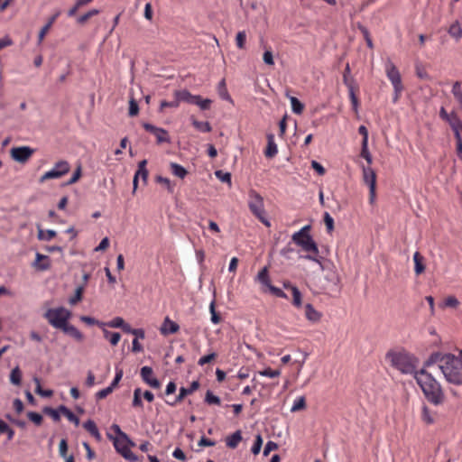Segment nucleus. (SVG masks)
Listing matches in <instances>:
<instances>
[{
	"mask_svg": "<svg viewBox=\"0 0 462 462\" xmlns=\"http://www.w3.org/2000/svg\"><path fill=\"white\" fill-rule=\"evenodd\" d=\"M56 236V231L52 229H48L44 232L42 229L39 228L37 237L39 240L50 241Z\"/></svg>",
	"mask_w": 462,
	"mask_h": 462,
	"instance_id": "a19ab883",
	"label": "nucleus"
},
{
	"mask_svg": "<svg viewBox=\"0 0 462 462\" xmlns=\"http://www.w3.org/2000/svg\"><path fill=\"white\" fill-rule=\"evenodd\" d=\"M71 317V312L64 307L49 309L43 314V318L47 319L49 324L54 328L62 329L63 327L69 322Z\"/></svg>",
	"mask_w": 462,
	"mask_h": 462,
	"instance_id": "39448f33",
	"label": "nucleus"
},
{
	"mask_svg": "<svg viewBox=\"0 0 462 462\" xmlns=\"http://www.w3.org/2000/svg\"><path fill=\"white\" fill-rule=\"evenodd\" d=\"M175 97L178 98L179 102H185L188 104L195 105L196 100L199 99V95H192L189 90L182 89L175 92Z\"/></svg>",
	"mask_w": 462,
	"mask_h": 462,
	"instance_id": "dca6fc26",
	"label": "nucleus"
},
{
	"mask_svg": "<svg viewBox=\"0 0 462 462\" xmlns=\"http://www.w3.org/2000/svg\"><path fill=\"white\" fill-rule=\"evenodd\" d=\"M83 291H84V285H81V286H78L75 290V294L73 297H71L69 300V303L70 305H75L77 304L79 301L81 300L82 299V294H83Z\"/></svg>",
	"mask_w": 462,
	"mask_h": 462,
	"instance_id": "37998d69",
	"label": "nucleus"
},
{
	"mask_svg": "<svg viewBox=\"0 0 462 462\" xmlns=\"http://www.w3.org/2000/svg\"><path fill=\"white\" fill-rule=\"evenodd\" d=\"M356 89H357V87L347 88L348 95H349V97H350V100H351V104H352V107H353V109L355 111H357V108H358V106H359V101H358V98H357V97L356 95Z\"/></svg>",
	"mask_w": 462,
	"mask_h": 462,
	"instance_id": "49530a36",
	"label": "nucleus"
},
{
	"mask_svg": "<svg viewBox=\"0 0 462 462\" xmlns=\"http://www.w3.org/2000/svg\"><path fill=\"white\" fill-rule=\"evenodd\" d=\"M292 293V304L296 308H300L302 306V295L300 290L297 287L291 288Z\"/></svg>",
	"mask_w": 462,
	"mask_h": 462,
	"instance_id": "58836bf2",
	"label": "nucleus"
},
{
	"mask_svg": "<svg viewBox=\"0 0 462 462\" xmlns=\"http://www.w3.org/2000/svg\"><path fill=\"white\" fill-rule=\"evenodd\" d=\"M143 127L155 136L158 143H169L171 142L169 134L165 129L157 127L150 123H143Z\"/></svg>",
	"mask_w": 462,
	"mask_h": 462,
	"instance_id": "9b49d317",
	"label": "nucleus"
},
{
	"mask_svg": "<svg viewBox=\"0 0 462 462\" xmlns=\"http://www.w3.org/2000/svg\"><path fill=\"white\" fill-rule=\"evenodd\" d=\"M80 320L88 325H90V326L97 325L100 328H103L106 325L104 322H101L92 317H89V316H81Z\"/></svg>",
	"mask_w": 462,
	"mask_h": 462,
	"instance_id": "603ef678",
	"label": "nucleus"
},
{
	"mask_svg": "<svg viewBox=\"0 0 462 462\" xmlns=\"http://www.w3.org/2000/svg\"><path fill=\"white\" fill-rule=\"evenodd\" d=\"M267 288L274 296L282 299H287V294L282 289L272 284L268 285Z\"/></svg>",
	"mask_w": 462,
	"mask_h": 462,
	"instance_id": "e2e57ef3",
	"label": "nucleus"
},
{
	"mask_svg": "<svg viewBox=\"0 0 462 462\" xmlns=\"http://www.w3.org/2000/svg\"><path fill=\"white\" fill-rule=\"evenodd\" d=\"M246 40V33L245 31H240L237 32L236 37V42L238 49H244Z\"/></svg>",
	"mask_w": 462,
	"mask_h": 462,
	"instance_id": "5fc2aeb1",
	"label": "nucleus"
},
{
	"mask_svg": "<svg viewBox=\"0 0 462 462\" xmlns=\"http://www.w3.org/2000/svg\"><path fill=\"white\" fill-rule=\"evenodd\" d=\"M83 427L97 441L101 440V434H100V432H99V430H98V429H97V425H96L94 420H92L90 419L88 420L87 421H85L83 423Z\"/></svg>",
	"mask_w": 462,
	"mask_h": 462,
	"instance_id": "412c9836",
	"label": "nucleus"
},
{
	"mask_svg": "<svg viewBox=\"0 0 462 462\" xmlns=\"http://www.w3.org/2000/svg\"><path fill=\"white\" fill-rule=\"evenodd\" d=\"M33 266L39 271H47L51 268V262L48 255L36 253V259Z\"/></svg>",
	"mask_w": 462,
	"mask_h": 462,
	"instance_id": "f3484780",
	"label": "nucleus"
},
{
	"mask_svg": "<svg viewBox=\"0 0 462 462\" xmlns=\"http://www.w3.org/2000/svg\"><path fill=\"white\" fill-rule=\"evenodd\" d=\"M305 317L309 321L318 322L321 318V314L314 309L312 304L308 303L305 305Z\"/></svg>",
	"mask_w": 462,
	"mask_h": 462,
	"instance_id": "4be33fe9",
	"label": "nucleus"
},
{
	"mask_svg": "<svg viewBox=\"0 0 462 462\" xmlns=\"http://www.w3.org/2000/svg\"><path fill=\"white\" fill-rule=\"evenodd\" d=\"M385 73L393 88L399 90L400 87L403 86L400 71L390 59L385 63Z\"/></svg>",
	"mask_w": 462,
	"mask_h": 462,
	"instance_id": "9d476101",
	"label": "nucleus"
},
{
	"mask_svg": "<svg viewBox=\"0 0 462 462\" xmlns=\"http://www.w3.org/2000/svg\"><path fill=\"white\" fill-rule=\"evenodd\" d=\"M218 94H219V97L224 99V100H228V101H232L231 99V97L230 95L228 94L227 92V89H226V82H225V79H222L219 83H218Z\"/></svg>",
	"mask_w": 462,
	"mask_h": 462,
	"instance_id": "79ce46f5",
	"label": "nucleus"
},
{
	"mask_svg": "<svg viewBox=\"0 0 462 462\" xmlns=\"http://www.w3.org/2000/svg\"><path fill=\"white\" fill-rule=\"evenodd\" d=\"M242 440V433L240 430L235 431L226 439V444L230 448H236Z\"/></svg>",
	"mask_w": 462,
	"mask_h": 462,
	"instance_id": "393cba45",
	"label": "nucleus"
},
{
	"mask_svg": "<svg viewBox=\"0 0 462 462\" xmlns=\"http://www.w3.org/2000/svg\"><path fill=\"white\" fill-rule=\"evenodd\" d=\"M452 94L456 100L458 102L460 108L462 109V89L461 85L458 81H456L452 87Z\"/></svg>",
	"mask_w": 462,
	"mask_h": 462,
	"instance_id": "ea45409f",
	"label": "nucleus"
},
{
	"mask_svg": "<svg viewBox=\"0 0 462 462\" xmlns=\"http://www.w3.org/2000/svg\"><path fill=\"white\" fill-rule=\"evenodd\" d=\"M146 165H147V161L146 160L141 161L138 163V169H137V171H135V174H134L138 178L142 179L143 184H146L147 178H148V171L146 169Z\"/></svg>",
	"mask_w": 462,
	"mask_h": 462,
	"instance_id": "a878e982",
	"label": "nucleus"
},
{
	"mask_svg": "<svg viewBox=\"0 0 462 462\" xmlns=\"http://www.w3.org/2000/svg\"><path fill=\"white\" fill-rule=\"evenodd\" d=\"M257 281L264 285V286H268L271 284V281H270V278H269V274H268V268L266 266H264L257 274Z\"/></svg>",
	"mask_w": 462,
	"mask_h": 462,
	"instance_id": "473e14b6",
	"label": "nucleus"
},
{
	"mask_svg": "<svg viewBox=\"0 0 462 462\" xmlns=\"http://www.w3.org/2000/svg\"><path fill=\"white\" fill-rule=\"evenodd\" d=\"M351 70L349 64H346L344 73H343V82L347 88L356 87L355 79L351 76Z\"/></svg>",
	"mask_w": 462,
	"mask_h": 462,
	"instance_id": "c85d7f7f",
	"label": "nucleus"
},
{
	"mask_svg": "<svg viewBox=\"0 0 462 462\" xmlns=\"http://www.w3.org/2000/svg\"><path fill=\"white\" fill-rule=\"evenodd\" d=\"M170 167H171L172 174L175 175L176 177L184 179L186 177V175L188 174L187 170L179 163L171 162Z\"/></svg>",
	"mask_w": 462,
	"mask_h": 462,
	"instance_id": "c756f323",
	"label": "nucleus"
},
{
	"mask_svg": "<svg viewBox=\"0 0 462 462\" xmlns=\"http://www.w3.org/2000/svg\"><path fill=\"white\" fill-rule=\"evenodd\" d=\"M70 170L69 163L65 160L57 162L54 166L48 171H46L42 177L41 181L51 179H59L67 174Z\"/></svg>",
	"mask_w": 462,
	"mask_h": 462,
	"instance_id": "6e6552de",
	"label": "nucleus"
},
{
	"mask_svg": "<svg viewBox=\"0 0 462 462\" xmlns=\"http://www.w3.org/2000/svg\"><path fill=\"white\" fill-rule=\"evenodd\" d=\"M452 356L453 354L450 353L433 352L425 361L423 368L438 364L439 369L441 371L442 365H446V363L449 361L448 358L452 357Z\"/></svg>",
	"mask_w": 462,
	"mask_h": 462,
	"instance_id": "f8f14e48",
	"label": "nucleus"
},
{
	"mask_svg": "<svg viewBox=\"0 0 462 462\" xmlns=\"http://www.w3.org/2000/svg\"><path fill=\"white\" fill-rule=\"evenodd\" d=\"M60 12H57L55 14H53L48 21V23L41 29L39 35H38V44H41L42 42L44 39V36L46 35L47 32L50 30L53 23L56 21V19L60 15Z\"/></svg>",
	"mask_w": 462,
	"mask_h": 462,
	"instance_id": "5701e85b",
	"label": "nucleus"
},
{
	"mask_svg": "<svg viewBox=\"0 0 462 462\" xmlns=\"http://www.w3.org/2000/svg\"><path fill=\"white\" fill-rule=\"evenodd\" d=\"M324 223L326 225L328 232L331 233L332 230L334 229V219L328 212H325L324 214Z\"/></svg>",
	"mask_w": 462,
	"mask_h": 462,
	"instance_id": "69168bd1",
	"label": "nucleus"
},
{
	"mask_svg": "<svg viewBox=\"0 0 462 462\" xmlns=\"http://www.w3.org/2000/svg\"><path fill=\"white\" fill-rule=\"evenodd\" d=\"M249 200L248 207L251 212L255 216L263 225L270 226L269 220L265 217V210L263 197L254 189H251L248 193Z\"/></svg>",
	"mask_w": 462,
	"mask_h": 462,
	"instance_id": "423d86ee",
	"label": "nucleus"
},
{
	"mask_svg": "<svg viewBox=\"0 0 462 462\" xmlns=\"http://www.w3.org/2000/svg\"><path fill=\"white\" fill-rule=\"evenodd\" d=\"M139 112V106L137 104V102L132 98L130 101H129V116H134L138 114Z\"/></svg>",
	"mask_w": 462,
	"mask_h": 462,
	"instance_id": "774afa93",
	"label": "nucleus"
},
{
	"mask_svg": "<svg viewBox=\"0 0 462 462\" xmlns=\"http://www.w3.org/2000/svg\"><path fill=\"white\" fill-rule=\"evenodd\" d=\"M97 14H99V10L98 9H91L89 10L88 12H87L86 14L80 15L78 17L77 19V22L80 24H83L85 23L89 18L97 15Z\"/></svg>",
	"mask_w": 462,
	"mask_h": 462,
	"instance_id": "de8ad7c7",
	"label": "nucleus"
},
{
	"mask_svg": "<svg viewBox=\"0 0 462 462\" xmlns=\"http://www.w3.org/2000/svg\"><path fill=\"white\" fill-rule=\"evenodd\" d=\"M142 380L153 389L161 388V382L153 376V370L151 366H143L140 370Z\"/></svg>",
	"mask_w": 462,
	"mask_h": 462,
	"instance_id": "ddd939ff",
	"label": "nucleus"
},
{
	"mask_svg": "<svg viewBox=\"0 0 462 462\" xmlns=\"http://www.w3.org/2000/svg\"><path fill=\"white\" fill-rule=\"evenodd\" d=\"M124 322H125V320L123 318L116 317L109 322L105 323L106 324L105 326H108L110 328H121L122 326H124Z\"/></svg>",
	"mask_w": 462,
	"mask_h": 462,
	"instance_id": "338daca9",
	"label": "nucleus"
},
{
	"mask_svg": "<svg viewBox=\"0 0 462 462\" xmlns=\"http://www.w3.org/2000/svg\"><path fill=\"white\" fill-rule=\"evenodd\" d=\"M28 419L32 421L35 425H41L42 422V416L35 411L27 412Z\"/></svg>",
	"mask_w": 462,
	"mask_h": 462,
	"instance_id": "680f3d73",
	"label": "nucleus"
},
{
	"mask_svg": "<svg viewBox=\"0 0 462 462\" xmlns=\"http://www.w3.org/2000/svg\"><path fill=\"white\" fill-rule=\"evenodd\" d=\"M212 100L209 98L203 99L200 96H199V99L196 100L195 105H197L201 110H208L210 107Z\"/></svg>",
	"mask_w": 462,
	"mask_h": 462,
	"instance_id": "4d7b16f0",
	"label": "nucleus"
},
{
	"mask_svg": "<svg viewBox=\"0 0 462 462\" xmlns=\"http://www.w3.org/2000/svg\"><path fill=\"white\" fill-rule=\"evenodd\" d=\"M82 174V167L80 164L77 167L70 179L66 182V185H72L76 183Z\"/></svg>",
	"mask_w": 462,
	"mask_h": 462,
	"instance_id": "864d4df0",
	"label": "nucleus"
},
{
	"mask_svg": "<svg viewBox=\"0 0 462 462\" xmlns=\"http://www.w3.org/2000/svg\"><path fill=\"white\" fill-rule=\"evenodd\" d=\"M363 180L369 187V201L373 203L375 199L376 175L371 167H363Z\"/></svg>",
	"mask_w": 462,
	"mask_h": 462,
	"instance_id": "1a4fd4ad",
	"label": "nucleus"
},
{
	"mask_svg": "<svg viewBox=\"0 0 462 462\" xmlns=\"http://www.w3.org/2000/svg\"><path fill=\"white\" fill-rule=\"evenodd\" d=\"M199 388V381H193L189 387H180L179 394L175 397L173 402L166 401V403L170 406H176L177 403L180 402L187 395L192 394L195 391Z\"/></svg>",
	"mask_w": 462,
	"mask_h": 462,
	"instance_id": "4468645a",
	"label": "nucleus"
},
{
	"mask_svg": "<svg viewBox=\"0 0 462 462\" xmlns=\"http://www.w3.org/2000/svg\"><path fill=\"white\" fill-rule=\"evenodd\" d=\"M360 155L367 162L368 164L372 163L373 159H372V155L368 150V143L362 144Z\"/></svg>",
	"mask_w": 462,
	"mask_h": 462,
	"instance_id": "bf43d9fd",
	"label": "nucleus"
},
{
	"mask_svg": "<svg viewBox=\"0 0 462 462\" xmlns=\"http://www.w3.org/2000/svg\"><path fill=\"white\" fill-rule=\"evenodd\" d=\"M205 402L208 404L220 405L221 400L218 396L215 395L210 390H208L205 395Z\"/></svg>",
	"mask_w": 462,
	"mask_h": 462,
	"instance_id": "c03bdc74",
	"label": "nucleus"
},
{
	"mask_svg": "<svg viewBox=\"0 0 462 462\" xmlns=\"http://www.w3.org/2000/svg\"><path fill=\"white\" fill-rule=\"evenodd\" d=\"M42 411L43 413L50 415L54 421H59L60 420V411H59V408L53 409L51 407H44Z\"/></svg>",
	"mask_w": 462,
	"mask_h": 462,
	"instance_id": "09e8293b",
	"label": "nucleus"
},
{
	"mask_svg": "<svg viewBox=\"0 0 462 462\" xmlns=\"http://www.w3.org/2000/svg\"><path fill=\"white\" fill-rule=\"evenodd\" d=\"M448 33L451 37L455 38L457 41L462 38V28L460 24L456 22L452 23L448 29Z\"/></svg>",
	"mask_w": 462,
	"mask_h": 462,
	"instance_id": "72a5a7b5",
	"label": "nucleus"
},
{
	"mask_svg": "<svg viewBox=\"0 0 462 462\" xmlns=\"http://www.w3.org/2000/svg\"><path fill=\"white\" fill-rule=\"evenodd\" d=\"M415 380L430 404L440 406L445 402L446 395L441 384L425 368L415 374Z\"/></svg>",
	"mask_w": 462,
	"mask_h": 462,
	"instance_id": "f257e3e1",
	"label": "nucleus"
},
{
	"mask_svg": "<svg viewBox=\"0 0 462 462\" xmlns=\"http://www.w3.org/2000/svg\"><path fill=\"white\" fill-rule=\"evenodd\" d=\"M59 455L61 457H68V442L66 439H62L59 444Z\"/></svg>",
	"mask_w": 462,
	"mask_h": 462,
	"instance_id": "0e129e2a",
	"label": "nucleus"
},
{
	"mask_svg": "<svg viewBox=\"0 0 462 462\" xmlns=\"http://www.w3.org/2000/svg\"><path fill=\"white\" fill-rule=\"evenodd\" d=\"M123 374H124L123 369L116 367V375L108 386L114 390L118 385L119 382L121 381Z\"/></svg>",
	"mask_w": 462,
	"mask_h": 462,
	"instance_id": "13d9d810",
	"label": "nucleus"
},
{
	"mask_svg": "<svg viewBox=\"0 0 462 462\" xmlns=\"http://www.w3.org/2000/svg\"><path fill=\"white\" fill-rule=\"evenodd\" d=\"M179 325L171 320L168 317L164 319L163 324L161 328V332L163 335L174 334L179 330Z\"/></svg>",
	"mask_w": 462,
	"mask_h": 462,
	"instance_id": "6ab92c4d",
	"label": "nucleus"
},
{
	"mask_svg": "<svg viewBox=\"0 0 462 462\" xmlns=\"http://www.w3.org/2000/svg\"><path fill=\"white\" fill-rule=\"evenodd\" d=\"M61 330L79 342H81L84 339L83 334L74 325H71L69 322L63 327Z\"/></svg>",
	"mask_w": 462,
	"mask_h": 462,
	"instance_id": "aec40b11",
	"label": "nucleus"
},
{
	"mask_svg": "<svg viewBox=\"0 0 462 462\" xmlns=\"http://www.w3.org/2000/svg\"><path fill=\"white\" fill-rule=\"evenodd\" d=\"M291 110L293 113L300 115L304 109V105L295 97H290Z\"/></svg>",
	"mask_w": 462,
	"mask_h": 462,
	"instance_id": "4c0bfd02",
	"label": "nucleus"
},
{
	"mask_svg": "<svg viewBox=\"0 0 462 462\" xmlns=\"http://www.w3.org/2000/svg\"><path fill=\"white\" fill-rule=\"evenodd\" d=\"M446 365H442L441 373L446 381L455 385H462V351L458 356L455 355L448 358Z\"/></svg>",
	"mask_w": 462,
	"mask_h": 462,
	"instance_id": "20e7f679",
	"label": "nucleus"
},
{
	"mask_svg": "<svg viewBox=\"0 0 462 462\" xmlns=\"http://www.w3.org/2000/svg\"><path fill=\"white\" fill-rule=\"evenodd\" d=\"M262 446H263V438L260 434H257L255 436V439H254V442L252 446V448H251V451L254 455H257L260 453L261 451V448H262Z\"/></svg>",
	"mask_w": 462,
	"mask_h": 462,
	"instance_id": "8fccbe9b",
	"label": "nucleus"
},
{
	"mask_svg": "<svg viewBox=\"0 0 462 462\" xmlns=\"http://www.w3.org/2000/svg\"><path fill=\"white\" fill-rule=\"evenodd\" d=\"M278 153V147L274 142V135L273 134H267V147L264 151V155L267 158H273Z\"/></svg>",
	"mask_w": 462,
	"mask_h": 462,
	"instance_id": "a211bd4d",
	"label": "nucleus"
},
{
	"mask_svg": "<svg viewBox=\"0 0 462 462\" xmlns=\"http://www.w3.org/2000/svg\"><path fill=\"white\" fill-rule=\"evenodd\" d=\"M310 228L311 226L310 225H306L301 227L292 235V241L297 245L300 246L304 252L309 253L308 254L301 256V258L315 262L323 269L321 263L322 257L319 256L318 245L310 234Z\"/></svg>",
	"mask_w": 462,
	"mask_h": 462,
	"instance_id": "f03ea898",
	"label": "nucleus"
},
{
	"mask_svg": "<svg viewBox=\"0 0 462 462\" xmlns=\"http://www.w3.org/2000/svg\"><path fill=\"white\" fill-rule=\"evenodd\" d=\"M210 320L213 324H218L221 320L220 316L217 313L215 309V300H212L209 305Z\"/></svg>",
	"mask_w": 462,
	"mask_h": 462,
	"instance_id": "3c124183",
	"label": "nucleus"
},
{
	"mask_svg": "<svg viewBox=\"0 0 462 462\" xmlns=\"http://www.w3.org/2000/svg\"><path fill=\"white\" fill-rule=\"evenodd\" d=\"M385 358L390 361L391 365L403 374H413L418 373L417 366L419 359L412 354L406 351H388Z\"/></svg>",
	"mask_w": 462,
	"mask_h": 462,
	"instance_id": "7ed1b4c3",
	"label": "nucleus"
},
{
	"mask_svg": "<svg viewBox=\"0 0 462 462\" xmlns=\"http://www.w3.org/2000/svg\"><path fill=\"white\" fill-rule=\"evenodd\" d=\"M59 411L72 423L76 426L79 424V419L65 405H60Z\"/></svg>",
	"mask_w": 462,
	"mask_h": 462,
	"instance_id": "bb28decb",
	"label": "nucleus"
},
{
	"mask_svg": "<svg viewBox=\"0 0 462 462\" xmlns=\"http://www.w3.org/2000/svg\"><path fill=\"white\" fill-rule=\"evenodd\" d=\"M108 438L113 440L116 450L126 460L130 462H137L138 457L134 455L130 447L135 446L134 442L132 441L128 436L125 439L114 438L112 435L107 434Z\"/></svg>",
	"mask_w": 462,
	"mask_h": 462,
	"instance_id": "0eeeda50",
	"label": "nucleus"
},
{
	"mask_svg": "<svg viewBox=\"0 0 462 462\" xmlns=\"http://www.w3.org/2000/svg\"><path fill=\"white\" fill-rule=\"evenodd\" d=\"M104 337L109 340L112 346H116L121 338V335L118 332H111L106 328H103Z\"/></svg>",
	"mask_w": 462,
	"mask_h": 462,
	"instance_id": "2f4dec72",
	"label": "nucleus"
},
{
	"mask_svg": "<svg viewBox=\"0 0 462 462\" xmlns=\"http://www.w3.org/2000/svg\"><path fill=\"white\" fill-rule=\"evenodd\" d=\"M216 177L222 182L231 183V174L221 170L215 171Z\"/></svg>",
	"mask_w": 462,
	"mask_h": 462,
	"instance_id": "6e6d98bb",
	"label": "nucleus"
},
{
	"mask_svg": "<svg viewBox=\"0 0 462 462\" xmlns=\"http://www.w3.org/2000/svg\"><path fill=\"white\" fill-rule=\"evenodd\" d=\"M305 406H306V402H305L304 396L297 397L293 402V404L291 408V411L294 412V411L302 410L305 408Z\"/></svg>",
	"mask_w": 462,
	"mask_h": 462,
	"instance_id": "a18cd8bd",
	"label": "nucleus"
},
{
	"mask_svg": "<svg viewBox=\"0 0 462 462\" xmlns=\"http://www.w3.org/2000/svg\"><path fill=\"white\" fill-rule=\"evenodd\" d=\"M445 121L449 124L452 130L462 128V121L458 118L455 112H451L448 118Z\"/></svg>",
	"mask_w": 462,
	"mask_h": 462,
	"instance_id": "7c9ffc66",
	"label": "nucleus"
},
{
	"mask_svg": "<svg viewBox=\"0 0 462 462\" xmlns=\"http://www.w3.org/2000/svg\"><path fill=\"white\" fill-rule=\"evenodd\" d=\"M259 374L265 377L274 378L281 374L280 370H273L271 368H265L259 372Z\"/></svg>",
	"mask_w": 462,
	"mask_h": 462,
	"instance_id": "052dcab7",
	"label": "nucleus"
},
{
	"mask_svg": "<svg viewBox=\"0 0 462 462\" xmlns=\"http://www.w3.org/2000/svg\"><path fill=\"white\" fill-rule=\"evenodd\" d=\"M424 257L419 253L415 252L413 254L414 262V272L417 275L422 273L425 271V265L423 263Z\"/></svg>",
	"mask_w": 462,
	"mask_h": 462,
	"instance_id": "b1692460",
	"label": "nucleus"
},
{
	"mask_svg": "<svg viewBox=\"0 0 462 462\" xmlns=\"http://www.w3.org/2000/svg\"><path fill=\"white\" fill-rule=\"evenodd\" d=\"M356 26H357L358 30L361 32V33L363 34L367 47L369 49H373L374 44H373V41L370 36V32H369L368 29L365 26H364L363 24H361L360 23H358Z\"/></svg>",
	"mask_w": 462,
	"mask_h": 462,
	"instance_id": "f704fd0d",
	"label": "nucleus"
},
{
	"mask_svg": "<svg viewBox=\"0 0 462 462\" xmlns=\"http://www.w3.org/2000/svg\"><path fill=\"white\" fill-rule=\"evenodd\" d=\"M33 153L29 146L14 147L11 150L12 158L18 162H25Z\"/></svg>",
	"mask_w": 462,
	"mask_h": 462,
	"instance_id": "2eb2a0df",
	"label": "nucleus"
},
{
	"mask_svg": "<svg viewBox=\"0 0 462 462\" xmlns=\"http://www.w3.org/2000/svg\"><path fill=\"white\" fill-rule=\"evenodd\" d=\"M10 382L14 385H20L22 382V372L19 366H15L10 374Z\"/></svg>",
	"mask_w": 462,
	"mask_h": 462,
	"instance_id": "c9c22d12",
	"label": "nucleus"
},
{
	"mask_svg": "<svg viewBox=\"0 0 462 462\" xmlns=\"http://www.w3.org/2000/svg\"><path fill=\"white\" fill-rule=\"evenodd\" d=\"M192 125L201 133H209L212 128L208 122L199 121L193 117H191Z\"/></svg>",
	"mask_w": 462,
	"mask_h": 462,
	"instance_id": "cd10ccee",
	"label": "nucleus"
},
{
	"mask_svg": "<svg viewBox=\"0 0 462 462\" xmlns=\"http://www.w3.org/2000/svg\"><path fill=\"white\" fill-rule=\"evenodd\" d=\"M421 419L427 424H433L435 422L434 414L426 405L422 407Z\"/></svg>",
	"mask_w": 462,
	"mask_h": 462,
	"instance_id": "e433bc0d",
	"label": "nucleus"
}]
</instances>
